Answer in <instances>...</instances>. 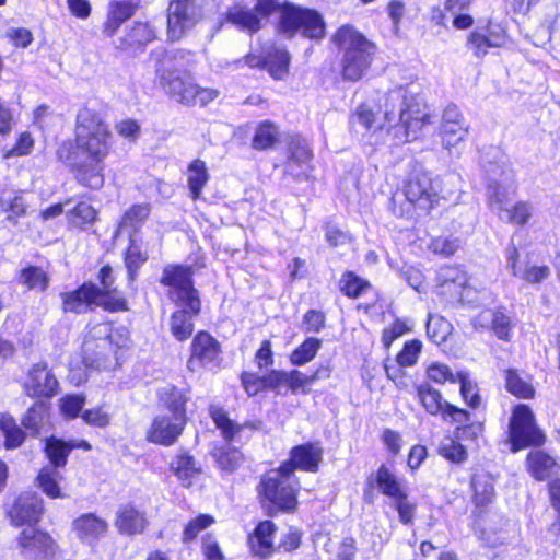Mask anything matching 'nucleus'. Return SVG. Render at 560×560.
Instances as JSON below:
<instances>
[{
	"label": "nucleus",
	"instance_id": "obj_1",
	"mask_svg": "<svg viewBox=\"0 0 560 560\" xmlns=\"http://www.w3.org/2000/svg\"><path fill=\"white\" fill-rule=\"evenodd\" d=\"M380 109L388 124V132L399 142H410L419 137L430 116L421 110V100L412 85L397 86L380 100Z\"/></svg>",
	"mask_w": 560,
	"mask_h": 560
},
{
	"label": "nucleus",
	"instance_id": "obj_2",
	"mask_svg": "<svg viewBox=\"0 0 560 560\" xmlns=\"http://www.w3.org/2000/svg\"><path fill=\"white\" fill-rule=\"evenodd\" d=\"M159 85L176 102L185 105L206 106L219 96V91L202 88L182 70L177 54L165 55L155 68Z\"/></svg>",
	"mask_w": 560,
	"mask_h": 560
},
{
	"label": "nucleus",
	"instance_id": "obj_3",
	"mask_svg": "<svg viewBox=\"0 0 560 560\" xmlns=\"http://www.w3.org/2000/svg\"><path fill=\"white\" fill-rule=\"evenodd\" d=\"M340 56L341 77L357 82L370 70L376 45L351 25H342L331 38Z\"/></svg>",
	"mask_w": 560,
	"mask_h": 560
},
{
	"label": "nucleus",
	"instance_id": "obj_4",
	"mask_svg": "<svg viewBox=\"0 0 560 560\" xmlns=\"http://www.w3.org/2000/svg\"><path fill=\"white\" fill-rule=\"evenodd\" d=\"M258 494L269 515L292 512L298 505L300 483L291 464L267 471L260 479Z\"/></svg>",
	"mask_w": 560,
	"mask_h": 560
},
{
	"label": "nucleus",
	"instance_id": "obj_5",
	"mask_svg": "<svg viewBox=\"0 0 560 560\" xmlns=\"http://www.w3.org/2000/svg\"><path fill=\"white\" fill-rule=\"evenodd\" d=\"M75 142L92 162H104L112 149V132L98 113L84 107L77 114Z\"/></svg>",
	"mask_w": 560,
	"mask_h": 560
},
{
	"label": "nucleus",
	"instance_id": "obj_6",
	"mask_svg": "<svg viewBox=\"0 0 560 560\" xmlns=\"http://www.w3.org/2000/svg\"><path fill=\"white\" fill-rule=\"evenodd\" d=\"M161 282L170 288V298L178 305L187 307L192 314L200 311V301L192 287L191 268L170 265L163 270Z\"/></svg>",
	"mask_w": 560,
	"mask_h": 560
},
{
	"label": "nucleus",
	"instance_id": "obj_7",
	"mask_svg": "<svg viewBox=\"0 0 560 560\" xmlns=\"http://www.w3.org/2000/svg\"><path fill=\"white\" fill-rule=\"evenodd\" d=\"M509 439L513 452L545 443V434L536 425L534 413L528 406L520 404L513 409L509 424Z\"/></svg>",
	"mask_w": 560,
	"mask_h": 560
},
{
	"label": "nucleus",
	"instance_id": "obj_8",
	"mask_svg": "<svg viewBox=\"0 0 560 560\" xmlns=\"http://www.w3.org/2000/svg\"><path fill=\"white\" fill-rule=\"evenodd\" d=\"M280 30L289 37L302 32L306 37L319 38L324 35V22L316 11L288 3L281 14Z\"/></svg>",
	"mask_w": 560,
	"mask_h": 560
},
{
	"label": "nucleus",
	"instance_id": "obj_9",
	"mask_svg": "<svg viewBox=\"0 0 560 560\" xmlns=\"http://www.w3.org/2000/svg\"><path fill=\"white\" fill-rule=\"evenodd\" d=\"M417 396L425 409L432 416H441L444 421L464 424L469 421V413L443 399L441 393L429 384L417 387Z\"/></svg>",
	"mask_w": 560,
	"mask_h": 560
},
{
	"label": "nucleus",
	"instance_id": "obj_10",
	"mask_svg": "<svg viewBox=\"0 0 560 560\" xmlns=\"http://www.w3.org/2000/svg\"><path fill=\"white\" fill-rule=\"evenodd\" d=\"M187 368L198 372L202 368L213 369L221 363V347L217 339L206 331H199L192 339Z\"/></svg>",
	"mask_w": 560,
	"mask_h": 560
},
{
	"label": "nucleus",
	"instance_id": "obj_11",
	"mask_svg": "<svg viewBox=\"0 0 560 560\" xmlns=\"http://www.w3.org/2000/svg\"><path fill=\"white\" fill-rule=\"evenodd\" d=\"M83 360L96 370H114L119 365V354L110 340L92 337L91 330L83 342Z\"/></svg>",
	"mask_w": 560,
	"mask_h": 560
},
{
	"label": "nucleus",
	"instance_id": "obj_12",
	"mask_svg": "<svg viewBox=\"0 0 560 560\" xmlns=\"http://www.w3.org/2000/svg\"><path fill=\"white\" fill-rule=\"evenodd\" d=\"M469 129V124L456 105L451 104L444 108L439 131L444 149L451 152L453 148L465 141Z\"/></svg>",
	"mask_w": 560,
	"mask_h": 560
},
{
	"label": "nucleus",
	"instance_id": "obj_13",
	"mask_svg": "<svg viewBox=\"0 0 560 560\" xmlns=\"http://www.w3.org/2000/svg\"><path fill=\"white\" fill-rule=\"evenodd\" d=\"M187 421L175 418L167 413H160L153 417L145 431L148 442L162 445H174L183 434Z\"/></svg>",
	"mask_w": 560,
	"mask_h": 560
},
{
	"label": "nucleus",
	"instance_id": "obj_14",
	"mask_svg": "<svg viewBox=\"0 0 560 560\" xmlns=\"http://www.w3.org/2000/svg\"><path fill=\"white\" fill-rule=\"evenodd\" d=\"M58 385L57 377L48 364L39 362L27 371L23 388L30 397L50 398L57 394Z\"/></svg>",
	"mask_w": 560,
	"mask_h": 560
},
{
	"label": "nucleus",
	"instance_id": "obj_15",
	"mask_svg": "<svg viewBox=\"0 0 560 560\" xmlns=\"http://www.w3.org/2000/svg\"><path fill=\"white\" fill-rule=\"evenodd\" d=\"M405 196L410 203L430 210L439 200V184L428 173L417 174L407 182Z\"/></svg>",
	"mask_w": 560,
	"mask_h": 560
},
{
	"label": "nucleus",
	"instance_id": "obj_16",
	"mask_svg": "<svg viewBox=\"0 0 560 560\" xmlns=\"http://www.w3.org/2000/svg\"><path fill=\"white\" fill-rule=\"evenodd\" d=\"M197 22L196 7L191 0L172 1L167 9V36L178 40L195 26Z\"/></svg>",
	"mask_w": 560,
	"mask_h": 560
},
{
	"label": "nucleus",
	"instance_id": "obj_17",
	"mask_svg": "<svg viewBox=\"0 0 560 560\" xmlns=\"http://www.w3.org/2000/svg\"><path fill=\"white\" fill-rule=\"evenodd\" d=\"M43 499L36 493H22L9 510V517L14 526L36 524L43 514Z\"/></svg>",
	"mask_w": 560,
	"mask_h": 560
},
{
	"label": "nucleus",
	"instance_id": "obj_18",
	"mask_svg": "<svg viewBox=\"0 0 560 560\" xmlns=\"http://www.w3.org/2000/svg\"><path fill=\"white\" fill-rule=\"evenodd\" d=\"M19 546L26 555L42 558H54L58 551V545L50 535L45 532L27 527L18 538Z\"/></svg>",
	"mask_w": 560,
	"mask_h": 560
},
{
	"label": "nucleus",
	"instance_id": "obj_19",
	"mask_svg": "<svg viewBox=\"0 0 560 560\" xmlns=\"http://www.w3.org/2000/svg\"><path fill=\"white\" fill-rule=\"evenodd\" d=\"M289 156L284 170L296 179L306 178L310 171L312 151L306 139L300 136L291 137L288 145Z\"/></svg>",
	"mask_w": 560,
	"mask_h": 560
},
{
	"label": "nucleus",
	"instance_id": "obj_20",
	"mask_svg": "<svg viewBox=\"0 0 560 560\" xmlns=\"http://www.w3.org/2000/svg\"><path fill=\"white\" fill-rule=\"evenodd\" d=\"M62 303L65 312L83 313L91 304L102 306L107 303L103 295L98 294V287L93 283H84L75 291L62 294Z\"/></svg>",
	"mask_w": 560,
	"mask_h": 560
},
{
	"label": "nucleus",
	"instance_id": "obj_21",
	"mask_svg": "<svg viewBox=\"0 0 560 560\" xmlns=\"http://www.w3.org/2000/svg\"><path fill=\"white\" fill-rule=\"evenodd\" d=\"M441 287L451 293L459 295L467 303H479V298L472 296L474 288L467 283L466 275L456 267H443L439 271Z\"/></svg>",
	"mask_w": 560,
	"mask_h": 560
},
{
	"label": "nucleus",
	"instance_id": "obj_22",
	"mask_svg": "<svg viewBox=\"0 0 560 560\" xmlns=\"http://www.w3.org/2000/svg\"><path fill=\"white\" fill-rule=\"evenodd\" d=\"M323 459V448L318 443H305L293 447L290 459L284 464H291L292 474L295 469L316 472Z\"/></svg>",
	"mask_w": 560,
	"mask_h": 560
},
{
	"label": "nucleus",
	"instance_id": "obj_23",
	"mask_svg": "<svg viewBox=\"0 0 560 560\" xmlns=\"http://www.w3.org/2000/svg\"><path fill=\"white\" fill-rule=\"evenodd\" d=\"M559 15L553 9H550L537 23L533 26L529 37L537 47H546L553 43V47H560V31L555 27L558 23Z\"/></svg>",
	"mask_w": 560,
	"mask_h": 560
},
{
	"label": "nucleus",
	"instance_id": "obj_24",
	"mask_svg": "<svg viewBox=\"0 0 560 560\" xmlns=\"http://www.w3.org/2000/svg\"><path fill=\"white\" fill-rule=\"evenodd\" d=\"M487 196L491 211L500 217L512 205L516 196V186L509 182V176L502 182L494 179L488 185Z\"/></svg>",
	"mask_w": 560,
	"mask_h": 560
},
{
	"label": "nucleus",
	"instance_id": "obj_25",
	"mask_svg": "<svg viewBox=\"0 0 560 560\" xmlns=\"http://www.w3.org/2000/svg\"><path fill=\"white\" fill-rule=\"evenodd\" d=\"M276 525L271 521L260 522L249 537V546L253 553L260 558H267L275 551L273 535Z\"/></svg>",
	"mask_w": 560,
	"mask_h": 560
},
{
	"label": "nucleus",
	"instance_id": "obj_26",
	"mask_svg": "<svg viewBox=\"0 0 560 560\" xmlns=\"http://www.w3.org/2000/svg\"><path fill=\"white\" fill-rule=\"evenodd\" d=\"M98 278L101 281V288H98V294L103 295L104 300L108 303H102V306L112 312H118L126 310V301L124 298L117 294L114 284L113 269L109 266H105L100 270Z\"/></svg>",
	"mask_w": 560,
	"mask_h": 560
},
{
	"label": "nucleus",
	"instance_id": "obj_27",
	"mask_svg": "<svg viewBox=\"0 0 560 560\" xmlns=\"http://www.w3.org/2000/svg\"><path fill=\"white\" fill-rule=\"evenodd\" d=\"M73 529L81 540L92 542L107 532V523L94 514H83L73 521Z\"/></svg>",
	"mask_w": 560,
	"mask_h": 560
},
{
	"label": "nucleus",
	"instance_id": "obj_28",
	"mask_svg": "<svg viewBox=\"0 0 560 560\" xmlns=\"http://www.w3.org/2000/svg\"><path fill=\"white\" fill-rule=\"evenodd\" d=\"M135 5L129 1L112 2L103 25L104 35L107 37L114 36L120 25L135 14Z\"/></svg>",
	"mask_w": 560,
	"mask_h": 560
},
{
	"label": "nucleus",
	"instance_id": "obj_29",
	"mask_svg": "<svg viewBox=\"0 0 560 560\" xmlns=\"http://www.w3.org/2000/svg\"><path fill=\"white\" fill-rule=\"evenodd\" d=\"M530 475L539 481L547 480L558 468L556 459L542 451H533L527 455Z\"/></svg>",
	"mask_w": 560,
	"mask_h": 560
},
{
	"label": "nucleus",
	"instance_id": "obj_30",
	"mask_svg": "<svg viewBox=\"0 0 560 560\" xmlns=\"http://www.w3.org/2000/svg\"><path fill=\"white\" fill-rule=\"evenodd\" d=\"M150 212L151 207L149 203L133 205L124 213L117 228L116 236L124 233H128L129 237L133 236V233H136L148 219Z\"/></svg>",
	"mask_w": 560,
	"mask_h": 560
},
{
	"label": "nucleus",
	"instance_id": "obj_31",
	"mask_svg": "<svg viewBox=\"0 0 560 560\" xmlns=\"http://www.w3.org/2000/svg\"><path fill=\"white\" fill-rule=\"evenodd\" d=\"M188 397L184 394L182 389H178L173 386H167L161 389L160 392V401L164 406V408L168 411L167 415L182 418L187 421L186 416V402Z\"/></svg>",
	"mask_w": 560,
	"mask_h": 560
},
{
	"label": "nucleus",
	"instance_id": "obj_32",
	"mask_svg": "<svg viewBox=\"0 0 560 560\" xmlns=\"http://www.w3.org/2000/svg\"><path fill=\"white\" fill-rule=\"evenodd\" d=\"M171 468L184 487H189L200 474V467L192 456L186 452L179 453L171 464Z\"/></svg>",
	"mask_w": 560,
	"mask_h": 560
},
{
	"label": "nucleus",
	"instance_id": "obj_33",
	"mask_svg": "<svg viewBox=\"0 0 560 560\" xmlns=\"http://www.w3.org/2000/svg\"><path fill=\"white\" fill-rule=\"evenodd\" d=\"M0 432L4 436L5 450L20 447L25 439V431L16 423L15 419L5 412H0Z\"/></svg>",
	"mask_w": 560,
	"mask_h": 560
},
{
	"label": "nucleus",
	"instance_id": "obj_34",
	"mask_svg": "<svg viewBox=\"0 0 560 560\" xmlns=\"http://www.w3.org/2000/svg\"><path fill=\"white\" fill-rule=\"evenodd\" d=\"M376 483L378 490L392 499V502L407 493L399 479L385 465H382L376 471Z\"/></svg>",
	"mask_w": 560,
	"mask_h": 560
},
{
	"label": "nucleus",
	"instance_id": "obj_35",
	"mask_svg": "<svg viewBox=\"0 0 560 560\" xmlns=\"http://www.w3.org/2000/svg\"><path fill=\"white\" fill-rule=\"evenodd\" d=\"M73 443L63 441L56 436L46 439L45 454L54 468L65 467L70 452L73 450Z\"/></svg>",
	"mask_w": 560,
	"mask_h": 560
},
{
	"label": "nucleus",
	"instance_id": "obj_36",
	"mask_svg": "<svg viewBox=\"0 0 560 560\" xmlns=\"http://www.w3.org/2000/svg\"><path fill=\"white\" fill-rule=\"evenodd\" d=\"M48 406L43 401H36L30 407L22 418V425L25 430L30 431L33 436L40 433L44 427L48 423L49 412Z\"/></svg>",
	"mask_w": 560,
	"mask_h": 560
},
{
	"label": "nucleus",
	"instance_id": "obj_37",
	"mask_svg": "<svg viewBox=\"0 0 560 560\" xmlns=\"http://www.w3.org/2000/svg\"><path fill=\"white\" fill-rule=\"evenodd\" d=\"M92 337H102L110 340V346H114L117 352L129 346L130 337L129 331L125 327L113 328L108 323H100L91 328Z\"/></svg>",
	"mask_w": 560,
	"mask_h": 560
},
{
	"label": "nucleus",
	"instance_id": "obj_38",
	"mask_svg": "<svg viewBox=\"0 0 560 560\" xmlns=\"http://www.w3.org/2000/svg\"><path fill=\"white\" fill-rule=\"evenodd\" d=\"M116 525L121 533L138 534L147 526L144 515L132 506L122 508L117 515Z\"/></svg>",
	"mask_w": 560,
	"mask_h": 560
},
{
	"label": "nucleus",
	"instance_id": "obj_39",
	"mask_svg": "<svg viewBox=\"0 0 560 560\" xmlns=\"http://www.w3.org/2000/svg\"><path fill=\"white\" fill-rule=\"evenodd\" d=\"M228 20L248 33H255L261 27V19L253 10L246 9L241 5H234L228 12Z\"/></svg>",
	"mask_w": 560,
	"mask_h": 560
},
{
	"label": "nucleus",
	"instance_id": "obj_40",
	"mask_svg": "<svg viewBox=\"0 0 560 560\" xmlns=\"http://www.w3.org/2000/svg\"><path fill=\"white\" fill-rule=\"evenodd\" d=\"M209 180V173L206 163L201 160L192 161L187 170V182L192 199L201 196L202 188Z\"/></svg>",
	"mask_w": 560,
	"mask_h": 560
},
{
	"label": "nucleus",
	"instance_id": "obj_41",
	"mask_svg": "<svg viewBox=\"0 0 560 560\" xmlns=\"http://www.w3.org/2000/svg\"><path fill=\"white\" fill-rule=\"evenodd\" d=\"M103 171V162L91 161L90 164H82L77 168V178L85 187L100 189L105 182Z\"/></svg>",
	"mask_w": 560,
	"mask_h": 560
},
{
	"label": "nucleus",
	"instance_id": "obj_42",
	"mask_svg": "<svg viewBox=\"0 0 560 560\" xmlns=\"http://www.w3.org/2000/svg\"><path fill=\"white\" fill-rule=\"evenodd\" d=\"M18 281L31 291H45L49 285L47 272L37 266H27L20 271Z\"/></svg>",
	"mask_w": 560,
	"mask_h": 560
},
{
	"label": "nucleus",
	"instance_id": "obj_43",
	"mask_svg": "<svg viewBox=\"0 0 560 560\" xmlns=\"http://www.w3.org/2000/svg\"><path fill=\"white\" fill-rule=\"evenodd\" d=\"M62 479L61 472L58 468L54 467H44L39 471L37 476L38 487L43 490V492L52 498H65V494L61 493L59 488V481Z\"/></svg>",
	"mask_w": 560,
	"mask_h": 560
},
{
	"label": "nucleus",
	"instance_id": "obj_44",
	"mask_svg": "<svg viewBox=\"0 0 560 560\" xmlns=\"http://www.w3.org/2000/svg\"><path fill=\"white\" fill-rule=\"evenodd\" d=\"M175 312L171 318L172 335L179 341L189 338L194 331L192 313L189 308Z\"/></svg>",
	"mask_w": 560,
	"mask_h": 560
},
{
	"label": "nucleus",
	"instance_id": "obj_45",
	"mask_svg": "<svg viewBox=\"0 0 560 560\" xmlns=\"http://www.w3.org/2000/svg\"><path fill=\"white\" fill-rule=\"evenodd\" d=\"M477 505L483 506L491 502L494 495L492 477L487 474H476L471 480Z\"/></svg>",
	"mask_w": 560,
	"mask_h": 560
},
{
	"label": "nucleus",
	"instance_id": "obj_46",
	"mask_svg": "<svg viewBox=\"0 0 560 560\" xmlns=\"http://www.w3.org/2000/svg\"><path fill=\"white\" fill-rule=\"evenodd\" d=\"M0 208L2 212L7 213V220L16 225L18 219L25 215L27 203L20 192L13 196L1 197Z\"/></svg>",
	"mask_w": 560,
	"mask_h": 560
},
{
	"label": "nucleus",
	"instance_id": "obj_47",
	"mask_svg": "<svg viewBox=\"0 0 560 560\" xmlns=\"http://www.w3.org/2000/svg\"><path fill=\"white\" fill-rule=\"evenodd\" d=\"M278 128L270 121L261 122L253 137V148L256 150H267L275 145L278 141Z\"/></svg>",
	"mask_w": 560,
	"mask_h": 560
},
{
	"label": "nucleus",
	"instance_id": "obj_48",
	"mask_svg": "<svg viewBox=\"0 0 560 560\" xmlns=\"http://www.w3.org/2000/svg\"><path fill=\"white\" fill-rule=\"evenodd\" d=\"M322 347L318 338H307L291 354L290 361L293 365H304L312 361Z\"/></svg>",
	"mask_w": 560,
	"mask_h": 560
},
{
	"label": "nucleus",
	"instance_id": "obj_49",
	"mask_svg": "<svg viewBox=\"0 0 560 560\" xmlns=\"http://www.w3.org/2000/svg\"><path fill=\"white\" fill-rule=\"evenodd\" d=\"M155 38V31L149 23L137 22L122 40L124 47H132L135 45H145Z\"/></svg>",
	"mask_w": 560,
	"mask_h": 560
},
{
	"label": "nucleus",
	"instance_id": "obj_50",
	"mask_svg": "<svg viewBox=\"0 0 560 560\" xmlns=\"http://www.w3.org/2000/svg\"><path fill=\"white\" fill-rule=\"evenodd\" d=\"M96 215V210L86 202H79L67 213L69 223L81 229L92 224L95 221Z\"/></svg>",
	"mask_w": 560,
	"mask_h": 560
},
{
	"label": "nucleus",
	"instance_id": "obj_51",
	"mask_svg": "<svg viewBox=\"0 0 560 560\" xmlns=\"http://www.w3.org/2000/svg\"><path fill=\"white\" fill-rule=\"evenodd\" d=\"M351 119L354 126H361L366 132H375L377 129L382 130L385 127L377 122L375 114L366 104L358 106Z\"/></svg>",
	"mask_w": 560,
	"mask_h": 560
},
{
	"label": "nucleus",
	"instance_id": "obj_52",
	"mask_svg": "<svg viewBox=\"0 0 560 560\" xmlns=\"http://www.w3.org/2000/svg\"><path fill=\"white\" fill-rule=\"evenodd\" d=\"M290 57L284 49H275L272 54L267 57V67L270 74L278 80L284 78L288 73Z\"/></svg>",
	"mask_w": 560,
	"mask_h": 560
},
{
	"label": "nucleus",
	"instance_id": "obj_53",
	"mask_svg": "<svg viewBox=\"0 0 560 560\" xmlns=\"http://www.w3.org/2000/svg\"><path fill=\"white\" fill-rule=\"evenodd\" d=\"M271 377L279 383L287 384L293 393L300 388L312 385L310 375H304L298 370L291 372L273 371Z\"/></svg>",
	"mask_w": 560,
	"mask_h": 560
},
{
	"label": "nucleus",
	"instance_id": "obj_54",
	"mask_svg": "<svg viewBox=\"0 0 560 560\" xmlns=\"http://www.w3.org/2000/svg\"><path fill=\"white\" fill-rule=\"evenodd\" d=\"M532 215V205L526 201H518L514 206H510L501 215V220L509 223L524 225Z\"/></svg>",
	"mask_w": 560,
	"mask_h": 560
},
{
	"label": "nucleus",
	"instance_id": "obj_55",
	"mask_svg": "<svg viewBox=\"0 0 560 560\" xmlns=\"http://www.w3.org/2000/svg\"><path fill=\"white\" fill-rule=\"evenodd\" d=\"M439 454L447 460L462 464L467 459L466 448L457 441L446 438L439 445Z\"/></svg>",
	"mask_w": 560,
	"mask_h": 560
},
{
	"label": "nucleus",
	"instance_id": "obj_56",
	"mask_svg": "<svg viewBox=\"0 0 560 560\" xmlns=\"http://www.w3.org/2000/svg\"><path fill=\"white\" fill-rule=\"evenodd\" d=\"M506 389L512 395L523 399L532 398L535 394L533 386L513 371L506 373Z\"/></svg>",
	"mask_w": 560,
	"mask_h": 560
},
{
	"label": "nucleus",
	"instance_id": "obj_57",
	"mask_svg": "<svg viewBox=\"0 0 560 560\" xmlns=\"http://www.w3.org/2000/svg\"><path fill=\"white\" fill-rule=\"evenodd\" d=\"M458 383L460 384V394L463 399L471 408L480 406L481 398L477 390V385L472 383L469 376L464 372L457 373Z\"/></svg>",
	"mask_w": 560,
	"mask_h": 560
},
{
	"label": "nucleus",
	"instance_id": "obj_58",
	"mask_svg": "<svg viewBox=\"0 0 560 560\" xmlns=\"http://www.w3.org/2000/svg\"><path fill=\"white\" fill-rule=\"evenodd\" d=\"M210 416L225 440H231L240 431V427L229 419L223 409L211 407Z\"/></svg>",
	"mask_w": 560,
	"mask_h": 560
},
{
	"label": "nucleus",
	"instance_id": "obj_59",
	"mask_svg": "<svg viewBox=\"0 0 560 560\" xmlns=\"http://www.w3.org/2000/svg\"><path fill=\"white\" fill-rule=\"evenodd\" d=\"M339 284L341 292L352 299L358 298L364 288L368 287V282L350 271L342 275Z\"/></svg>",
	"mask_w": 560,
	"mask_h": 560
},
{
	"label": "nucleus",
	"instance_id": "obj_60",
	"mask_svg": "<svg viewBox=\"0 0 560 560\" xmlns=\"http://www.w3.org/2000/svg\"><path fill=\"white\" fill-rule=\"evenodd\" d=\"M214 523V517L209 514H200L191 520L183 532V541L188 542L194 540L198 534Z\"/></svg>",
	"mask_w": 560,
	"mask_h": 560
},
{
	"label": "nucleus",
	"instance_id": "obj_61",
	"mask_svg": "<svg viewBox=\"0 0 560 560\" xmlns=\"http://www.w3.org/2000/svg\"><path fill=\"white\" fill-rule=\"evenodd\" d=\"M214 456L219 467L225 471L235 470L242 462V454L236 448H221Z\"/></svg>",
	"mask_w": 560,
	"mask_h": 560
},
{
	"label": "nucleus",
	"instance_id": "obj_62",
	"mask_svg": "<svg viewBox=\"0 0 560 560\" xmlns=\"http://www.w3.org/2000/svg\"><path fill=\"white\" fill-rule=\"evenodd\" d=\"M148 258L147 254H142L139 246L136 244L133 236H130V245L126 253V266L129 271L130 279H133L136 270L142 265Z\"/></svg>",
	"mask_w": 560,
	"mask_h": 560
},
{
	"label": "nucleus",
	"instance_id": "obj_63",
	"mask_svg": "<svg viewBox=\"0 0 560 560\" xmlns=\"http://www.w3.org/2000/svg\"><path fill=\"white\" fill-rule=\"evenodd\" d=\"M428 377L440 384L445 382L456 383L458 381L457 373L454 374L452 370L443 363H432L427 369Z\"/></svg>",
	"mask_w": 560,
	"mask_h": 560
},
{
	"label": "nucleus",
	"instance_id": "obj_64",
	"mask_svg": "<svg viewBox=\"0 0 560 560\" xmlns=\"http://www.w3.org/2000/svg\"><path fill=\"white\" fill-rule=\"evenodd\" d=\"M422 343L419 340L406 342L402 350L397 354V363L400 366H412L421 352Z\"/></svg>",
	"mask_w": 560,
	"mask_h": 560
}]
</instances>
